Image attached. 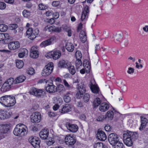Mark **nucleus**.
<instances>
[{
	"mask_svg": "<svg viewBox=\"0 0 148 148\" xmlns=\"http://www.w3.org/2000/svg\"><path fill=\"white\" fill-rule=\"evenodd\" d=\"M16 103L14 96L5 95L0 97V103L3 106L7 107L14 106Z\"/></svg>",
	"mask_w": 148,
	"mask_h": 148,
	"instance_id": "f257e3e1",
	"label": "nucleus"
},
{
	"mask_svg": "<svg viewBox=\"0 0 148 148\" xmlns=\"http://www.w3.org/2000/svg\"><path fill=\"white\" fill-rule=\"evenodd\" d=\"M27 132V127L23 124L19 123L16 125L13 133L16 136L22 137L26 135Z\"/></svg>",
	"mask_w": 148,
	"mask_h": 148,
	"instance_id": "f03ea898",
	"label": "nucleus"
},
{
	"mask_svg": "<svg viewBox=\"0 0 148 148\" xmlns=\"http://www.w3.org/2000/svg\"><path fill=\"white\" fill-rule=\"evenodd\" d=\"M124 142L125 144L127 146L130 147L133 144L132 140H135L136 136L134 133L130 132L123 135Z\"/></svg>",
	"mask_w": 148,
	"mask_h": 148,
	"instance_id": "7ed1b4c3",
	"label": "nucleus"
},
{
	"mask_svg": "<svg viewBox=\"0 0 148 148\" xmlns=\"http://www.w3.org/2000/svg\"><path fill=\"white\" fill-rule=\"evenodd\" d=\"M54 68L53 64L52 62H50L46 65L42 71V76H46L50 75L52 72Z\"/></svg>",
	"mask_w": 148,
	"mask_h": 148,
	"instance_id": "20e7f679",
	"label": "nucleus"
},
{
	"mask_svg": "<svg viewBox=\"0 0 148 148\" xmlns=\"http://www.w3.org/2000/svg\"><path fill=\"white\" fill-rule=\"evenodd\" d=\"M26 32L28 38L32 40H33L39 34V30L38 29L33 30L32 28H29L27 29Z\"/></svg>",
	"mask_w": 148,
	"mask_h": 148,
	"instance_id": "39448f33",
	"label": "nucleus"
},
{
	"mask_svg": "<svg viewBox=\"0 0 148 148\" xmlns=\"http://www.w3.org/2000/svg\"><path fill=\"white\" fill-rule=\"evenodd\" d=\"M76 88L78 91L76 94V97L77 98L80 99L83 97L86 92L85 86L84 84L81 83L77 85Z\"/></svg>",
	"mask_w": 148,
	"mask_h": 148,
	"instance_id": "423d86ee",
	"label": "nucleus"
},
{
	"mask_svg": "<svg viewBox=\"0 0 148 148\" xmlns=\"http://www.w3.org/2000/svg\"><path fill=\"white\" fill-rule=\"evenodd\" d=\"M29 92L31 95H33L38 98L41 97L45 94L44 89H38L34 87L31 88Z\"/></svg>",
	"mask_w": 148,
	"mask_h": 148,
	"instance_id": "0eeeda50",
	"label": "nucleus"
},
{
	"mask_svg": "<svg viewBox=\"0 0 148 148\" xmlns=\"http://www.w3.org/2000/svg\"><path fill=\"white\" fill-rule=\"evenodd\" d=\"M45 87L46 91L49 93H51L57 91V88L53 84L52 81L49 80V82H46Z\"/></svg>",
	"mask_w": 148,
	"mask_h": 148,
	"instance_id": "6e6552de",
	"label": "nucleus"
},
{
	"mask_svg": "<svg viewBox=\"0 0 148 148\" xmlns=\"http://www.w3.org/2000/svg\"><path fill=\"white\" fill-rule=\"evenodd\" d=\"M61 56V51L58 50L54 51L49 52L46 56V57L47 58H53L55 60H56L59 59Z\"/></svg>",
	"mask_w": 148,
	"mask_h": 148,
	"instance_id": "1a4fd4ad",
	"label": "nucleus"
},
{
	"mask_svg": "<svg viewBox=\"0 0 148 148\" xmlns=\"http://www.w3.org/2000/svg\"><path fill=\"white\" fill-rule=\"evenodd\" d=\"M31 121L33 123H37L40 122L42 119L40 113L36 112L33 113L30 116Z\"/></svg>",
	"mask_w": 148,
	"mask_h": 148,
	"instance_id": "9d476101",
	"label": "nucleus"
},
{
	"mask_svg": "<svg viewBox=\"0 0 148 148\" xmlns=\"http://www.w3.org/2000/svg\"><path fill=\"white\" fill-rule=\"evenodd\" d=\"M65 143L69 146H73L76 143V140L73 134L66 135L65 138Z\"/></svg>",
	"mask_w": 148,
	"mask_h": 148,
	"instance_id": "9b49d317",
	"label": "nucleus"
},
{
	"mask_svg": "<svg viewBox=\"0 0 148 148\" xmlns=\"http://www.w3.org/2000/svg\"><path fill=\"white\" fill-rule=\"evenodd\" d=\"M29 141L34 148H40V141L38 138L31 136L29 138Z\"/></svg>",
	"mask_w": 148,
	"mask_h": 148,
	"instance_id": "f8f14e48",
	"label": "nucleus"
},
{
	"mask_svg": "<svg viewBox=\"0 0 148 148\" xmlns=\"http://www.w3.org/2000/svg\"><path fill=\"white\" fill-rule=\"evenodd\" d=\"M108 140L110 144L112 146L114 145L116 143L120 141L119 136L114 133H111L109 135Z\"/></svg>",
	"mask_w": 148,
	"mask_h": 148,
	"instance_id": "ddd939ff",
	"label": "nucleus"
},
{
	"mask_svg": "<svg viewBox=\"0 0 148 148\" xmlns=\"http://www.w3.org/2000/svg\"><path fill=\"white\" fill-rule=\"evenodd\" d=\"M99 110L101 112H105L108 110H114V108L109 103L103 102L102 103L99 107Z\"/></svg>",
	"mask_w": 148,
	"mask_h": 148,
	"instance_id": "4468645a",
	"label": "nucleus"
},
{
	"mask_svg": "<svg viewBox=\"0 0 148 148\" xmlns=\"http://www.w3.org/2000/svg\"><path fill=\"white\" fill-rule=\"evenodd\" d=\"M10 125L8 124H2L0 127V138L2 139L5 137L4 134L7 133L9 130Z\"/></svg>",
	"mask_w": 148,
	"mask_h": 148,
	"instance_id": "2eb2a0df",
	"label": "nucleus"
},
{
	"mask_svg": "<svg viewBox=\"0 0 148 148\" xmlns=\"http://www.w3.org/2000/svg\"><path fill=\"white\" fill-rule=\"evenodd\" d=\"M45 29L46 31H48L49 32L51 33L53 32L59 33L62 31L61 27H56L54 25H52L51 26L47 25L45 27Z\"/></svg>",
	"mask_w": 148,
	"mask_h": 148,
	"instance_id": "dca6fc26",
	"label": "nucleus"
},
{
	"mask_svg": "<svg viewBox=\"0 0 148 148\" xmlns=\"http://www.w3.org/2000/svg\"><path fill=\"white\" fill-rule=\"evenodd\" d=\"M65 125L67 129L72 132H75L78 130V127L76 124L67 122L66 123Z\"/></svg>",
	"mask_w": 148,
	"mask_h": 148,
	"instance_id": "f3484780",
	"label": "nucleus"
},
{
	"mask_svg": "<svg viewBox=\"0 0 148 148\" xmlns=\"http://www.w3.org/2000/svg\"><path fill=\"white\" fill-rule=\"evenodd\" d=\"M56 37L55 36H53L49 39L42 42L40 44V46L41 47H45L50 45L52 42L56 40Z\"/></svg>",
	"mask_w": 148,
	"mask_h": 148,
	"instance_id": "a211bd4d",
	"label": "nucleus"
},
{
	"mask_svg": "<svg viewBox=\"0 0 148 148\" xmlns=\"http://www.w3.org/2000/svg\"><path fill=\"white\" fill-rule=\"evenodd\" d=\"M36 46H33L31 47L30 52V56L33 58H36L39 56V53Z\"/></svg>",
	"mask_w": 148,
	"mask_h": 148,
	"instance_id": "6ab92c4d",
	"label": "nucleus"
},
{
	"mask_svg": "<svg viewBox=\"0 0 148 148\" xmlns=\"http://www.w3.org/2000/svg\"><path fill=\"white\" fill-rule=\"evenodd\" d=\"M89 12V7L88 6H86L82 12L81 18V20L82 21H83L85 19H86L88 18Z\"/></svg>",
	"mask_w": 148,
	"mask_h": 148,
	"instance_id": "aec40b11",
	"label": "nucleus"
},
{
	"mask_svg": "<svg viewBox=\"0 0 148 148\" xmlns=\"http://www.w3.org/2000/svg\"><path fill=\"white\" fill-rule=\"evenodd\" d=\"M49 130L47 129L44 128L40 132L39 136L40 138L43 140L46 139L49 135Z\"/></svg>",
	"mask_w": 148,
	"mask_h": 148,
	"instance_id": "412c9836",
	"label": "nucleus"
},
{
	"mask_svg": "<svg viewBox=\"0 0 148 148\" xmlns=\"http://www.w3.org/2000/svg\"><path fill=\"white\" fill-rule=\"evenodd\" d=\"M20 45V44L18 41L12 42L8 44V47L10 50H14L19 48Z\"/></svg>",
	"mask_w": 148,
	"mask_h": 148,
	"instance_id": "4be33fe9",
	"label": "nucleus"
},
{
	"mask_svg": "<svg viewBox=\"0 0 148 148\" xmlns=\"http://www.w3.org/2000/svg\"><path fill=\"white\" fill-rule=\"evenodd\" d=\"M96 135L98 139L100 140L105 141L107 138L106 134L101 130L98 131Z\"/></svg>",
	"mask_w": 148,
	"mask_h": 148,
	"instance_id": "5701e85b",
	"label": "nucleus"
},
{
	"mask_svg": "<svg viewBox=\"0 0 148 148\" xmlns=\"http://www.w3.org/2000/svg\"><path fill=\"white\" fill-rule=\"evenodd\" d=\"M11 87L7 83L5 82L0 88V94L9 91Z\"/></svg>",
	"mask_w": 148,
	"mask_h": 148,
	"instance_id": "b1692460",
	"label": "nucleus"
},
{
	"mask_svg": "<svg viewBox=\"0 0 148 148\" xmlns=\"http://www.w3.org/2000/svg\"><path fill=\"white\" fill-rule=\"evenodd\" d=\"M89 86L91 91L93 93L97 94L99 92L100 90L99 88L97 85L93 84L91 82Z\"/></svg>",
	"mask_w": 148,
	"mask_h": 148,
	"instance_id": "393cba45",
	"label": "nucleus"
},
{
	"mask_svg": "<svg viewBox=\"0 0 148 148\" xmlns=\"http://www.w3.org/2000/svg\"><path fill=\"white\" fill-rule=\"evenodd\" d=\"M71 106L69 104H67L63 106V107L61 110V112L63 114H65L69 112L71 110Z\"/></svg>",
	"mask_w": 148,
	"mask_h": 148,
	"instance_id": "a878e982",
	"label": "nucleus"
},
{
	"mask_svg": "<svg viewBox=\"0 0 148 148\" xmlns=\"http://www.w3.org/2000/svg\"><path fill=\"white\" fill-rule=\"evenodd\" d=\"M80 39L83 43L85 42L86 40L87 37L86 34L85 30H82L79 34Z\"/></svg>",
	"mask_w": 148,
	"mask_h": 148,
	"instance_id": "bb28decb",
	"label": "nucleus"
},
{
	"mask_svg": "<svg viewBox=\"0 0 148 148\" xmlns=\"http://www.w3.org/2000/svg\"><path fill=\"white\" fill-rule=\"evenodd\" d=\"M26 79V77L24 75H22L17 77L14 80V84H17L24 82Z\"/></svg>",
	"mask_w": 148,
	"mask_h": 148,
	"instance_id": "cd10ccee",
	"label": "nucleus"
},
{
	"mask_svg": "<svg viewBox=\"0 0 148 148\" xmlns=\"http://www.w3.org/2000/svg\"><path fill=\"white\" fill-rule=\"evenodd\" d=\"M83 66L85 69H87L86 71V73H89L90 71L91 66L90 61L87 60H85L83 62Z\"/></svg>",
	"mask_w": 148,
	"mask_h": 148,
	"instance_id": "c85d7f7f",
	"label": "nucleus"
},
{
	"mask_svg": "<svg viewBox=\"0 0 148 148\" xmlns=\"http://www.w3.org/2000/svg\"><path fill=\"white\" fill-rule=\"evenodd\" d=\"M102 101L98 97L96 98L94 100L92 106L94 108H96L100 105Z\"/></svg>",
	"mask_w": 148,
	"mask_h": 148,
	"instance_id": "c756f323",
	"label": "nucleus"
},
{
	"mask_svg": "<svg viewBox=\"0 0 148 148\" xmlns=\"http://www.w3.org/2000/svg\"><path fill=\"white\" fill-rule=\"evenodd\" d=\"M10 39L9 34L8 33H0V41Z\"/></svg>",
	"mask_w": 148,
	"mask_h": 148,
	"instance_id": "7c9ffc66",
	"label": "nucleus"
},
{
	"mask_svg": "<svg viewBox=\"0 0 148 148\" xmlns=\"http://www.w3.org/2000/svg\"><path fill=\"white\" fill-rule=\"evenodd\" d=\"M105 116L106 119H108V120H112L114 116L113 111L111 110H109L106 113Z\"/></svg>",
	"mask_w": 148,
	"mask_h": 148,
	"instance_id": "2f4dec72",
	"label": "nucleus"
},
{
	"mask_svg": "<svg viewBox=\"0 0 148 148\" xmlns=\"http://www.w3.org/2000/svg\"><path fill=\"white\" fill-rule=\"evenodd\" d=\"M65 47L67 50L69 52H72L74 49L73 44L71 42H67L65 45Z\"/></svg>",
	"mask_w": 148,
	"mask_h": 148,
	"instance_id": "473e14b6",
	"label": "nucleus"
},
{
	"mask_svg": "<svg viewBox=\"0 0 148 148\" xmlns=\"http://www.w3.org/2000/svg\"><path fill=\"white\" fill-rule=\"evenodd\" d=\"M122 33L121 32H118L115 34L114 35L113 38L114 40L120 42L122 37Z\"/></svg>",
	"mask_w": 148,
	"mask_h": 148,
	"instance_id": "72a5a7b5",
	"label": "nucleus"
},
{
	"mask_svg": "<svg viewBox=\"0 0 148 148\" xmlns=\"http://www.w3.org/2000/svg\"><path fill=\"white\" fill-rule=\"evenodd\" d=\"M58 66L59 67L61 68H66L69 66L67 62L63 60H61L59 62Z\"/></svg>",
	"mask_w": 148,
	"mask_h": 148,
	"instance_id": "f704fd0d",
	"label": "nucleus"
},
{
	"mask_svg": "<svg viewBox=\"0 0 148 148\" xmlns=\"http://www.w3.org/2000/svg\"><path fill=\"white\" fill-rule=\"evenodd\" d=\"M71 95V93L69 92H67L64 97V99L65 102L69 103L71 100V97L70 96Z\"/></svg>",
	"mask_w": 148,
	"mask_h": 148,
	"instance_id": "c9c22d12",
	"label": "nucleus"
},
{
	"mask_svg": "<svg viewBox=\"0 0 148 148\" xmlns=\"http://www.w3.org/2000/svg\"><path fill=\"white\" fill-rule=\"evenodd\" d=\"M16 63L17 67L19 69L22 68L24 65L23 62L22 60H17Z\"/></svg>",
	"mask_w": 148,
	"mask_h": 148,
	"instance_id": "e433bc0d",
	"label": "nucleus"
},
{
	"mask_svg": "<svg viewBox=\"0 0 148 148\" xmlns=\"http://www.w3.org/2000/svg\"><path fill=\"white\" fill-rule=\"evenodd\" d=\"M106 146L101 142H98L94 145V148H106Z\"/></svg>",
	"mask_w": 148,
	"mask_h": 148,
	"instance_id": "4c0bfd02",
	"label": "nucleus"
},
{
	"mask_svg": "<svg viewBox=\"0 0 148 148\" xmlns=\"http://www.w3.org/2000/svg\"><path fill=\"white\" fill-rule=\"evenodd\" d=\"M8 26L5 24H0V31L2 32H6L8 29Z\"/></svg>",
	"mask_w": 148,
	"mask_h": 148,
	"instance_id": "58836bf2",
	"label": "nucleus"
},
{
	"mask_svg": "<svg viewBox=\"0 0 148 148\" xmlns=\"http://www.w3.org/2000/svg\"><path fill=\"white\" fill-rule=\"evenodd\" d=\"M56 88H57V91L59 92H63L65 90V88L62 84H59Z\"/></svg>",
	"mask_w": 148,
	"mask_h": 148,
	"instance_id": "ea45409f",
	"label": "nucleus"
},
{
	"mask_svg": "<svg viewBox=\"0 0 148 148\" xmlns=\"http://www.w3.org/2000/svg\"><path fill=\"white\" fill-rule=\"evenodd\" d=\"M77 60L75 62V65L77 69L80 68V67L82 66V62L81 59H76Z\"/></svg>",
	"mask_w": 148,
	"mask_h": 148,
	"instance_id": "a19ab883",
	"label": "nucleus"
},
{
	"mask_svg": "<svg viewBox=\"0 0 148 148\" xmlns=\"http://www.w3.org/2000/svg\"><path fill=\"white\" fill-rule=\"evenodd\" d=\"M68 67L69 73L71 75H73L75 73L76 71L74 66H71Z\"/></svg>",
	"mask_w": 148,
	"mask_h": 148,
	"instance_id": "79ce46f5",
	"label": "nucleus"
},
{
	"mask_svg": "<svg viewBox=\"0 0 148 148\" xmlns=\"http://www.w3.org/2000/svg\"><path fill=\"white\" fill-rule=\"evenodd\" d=\"M5 113L3 114V119H7L10 118L11 115V113L8 112L6 110H4Z\"/></svg>",
	"mask_w": 148,
	"mask_h": 148,
	"instance_id": "37998d69",
	"label": "nucleus"
},
{
	"mask_svg": "<svg viewBox=\"0 0 148 148\" xmlns=\"http://www.w3.org/2000/svg\"><path fill=\"white\" fill-rule=\"evenodd\" d=\"M38 6L39 9L40 10H45L48 8L47 5H45L42 3L39 4Z\"/></svg>",
	"mask_w": 148,
	"mask_h": 148,
	"instance_id": "c03bdc74",
	"label": "nucleus"
},
{
	"mask_svg": "<svg viewBox=\"0 0 148 148\" xmlns=\"http://www.w3.org/2000/svg\"><path fill=\"white\" fill-rule=\"evenodd\" d=\"M22 14L23 16L26 18L28 17L31 15L30 12L26 10H25L23 11Z\"/></svg>",
	"mask_w": 148,
	"mask_h": 148,
	"instance_id": "a18cd8bd",
	"label": "nucleus"
},
{
	"mask_svg": "<svg viewBox=\"0 0 148 148\" xmlns=\"http://www.w3.org/2000/svg\"><path fill=\"white\" fill-rule=\"evenodd\" d=\"M14 79L13 78L11 77L7 79L5 82H6L11 87L13 84L14 83Z\"/></svg>",
	"mask_w": 148,
	"mask_h": 148,
	"instance_id": "49530a36",
	"label": "nucleus"
},
{
	"mask_svg": "<svg viewBox=\"0 0 148 148\" xmlns=\"http://www.w3.org/2000/svg\"><path fill=\"white\" fill-rule=\"evenodd\" d=\"M75 57L76 59H81L82 58V54L81 52L77 50L75 53Z\"/></svg>",
	"mask_w": 148,
	"mask_h": 148,
	"instance_id": "de8ad7c7",
	"label": "nucleus"
},
{
	"mask_svg": "<svg viewBox=\"0 0 148 148\" xmlns=\"http://www.w3.org/2000/svg\"><path fill=\"white\" fill-rule=\"evenodd\" d=\"M114 148H123V144L120 141L117 142L115 143L114 145Z\"/></svg>",
	"mask_w": 148,
	"mask_h": 148,
	"instance_id": "09e8293b",
	"label": "nucleus"
},
{
	"mask_svg": "<svg viewBox=\"0 0 148 148\" xmlns=\"http://www.w3.org/2000/svg\"><path fill=\"white\" fill-rule=\"evenodd\" d=\"M90 97V95L88 93H86L84 95L83 98L84 102L85 103L88 102L89 101Z\"/></svg>",
	"mask_w": 148,
	"mask_h": 148,
	"instance_id": "8fccbe9b",
	"label": "nucleus"
},
{
	"mask_svg": "<svg viewBox=\"0 0 148 148\" xmlns=\"http://www.w3.org/2000/svg\"><path fill=\"white\" fill-rule=\"evenodd\" d=\"M52 5L54 7H59L61 6L60 2V1H54L52 3Z\"/></svg>",
	"mask_w": 148,
	"mask_h": 148,
	"instance_id": "3c124183",
	"label": "nucleus"
},
{
	"mask_svg": "<svg viewBox=\"0 0 148 148\" xmlns=\"http://www.w3.org/2000/svg\"><path fill=\"white\" fill-rule=\"evenodd\" d=\"M140 119L141 121V123H144L143 124H145L147 125L148 122V120L147 118L143 116H140Z\"/></svg>",
	"mask_w": 148,
	"mask_h": 148,
	"instance_id": "603ef678",
	"label": "nucleus"
},
{
	"mask_svg": "<svg viewBox=\"0 0 148 148\" xmlns=\"http://www.w3.org/2000/svg\"><path fill=\"white\" fill-rule=\"evenodd\" d=\"M27 73L30 75H33L35 73V70L32 68H29L27 71Z\"/></svg>",
	"mask_w": 148,
	"mask_h": 148,
	"instance_id": "864d4df0",
	"label": "nucleus"
},
{
	"mask_svg": "<svg viewBox=\"0 0 148 148\" xmlns=\"http://www.w3.org/2000/svg\"><path fill=\"white\" fill-rule=\"evenodd\" d=\"M106 119L105 116L102 115H100L99 116L97 119V120L98 121H103L104 119Z\"/></svg>",
	"mask_w": 148,
	"mask_h": 148,
	"instance_id": "5fc2aeb1",
	"label": "nucleus"
},
{
	"mask_svg": "<svg viewBox=\"0 0 148 148\" xmlns=\"http://www.w3.org/2000/svg\"><path fill=\"white\" fill-rule=\"evenodd\" d=\"M65 31L67 33V36L69 37H71L72 35V31L71 29L69 28H66L65 30Z\"/></svg>",
	"mask_w": 148,
	"mask_h": 148,
	"instance_id": "6e6d98bb",
	"label": "nucleus"
},
{
	"mask_svg": "<svg viewBox=\"0 0 148 148\" xmlns=\"http://www.w3.org/2000/svg\"><path fill=\"white\" fill-rule=\"evenodd\" d=\"M63 83L65 86L66 87L67 89H70L71 88V87L67 82L65 79H64Z\"/></svg>",
	"mask_w": 148,
	"mask_h": 148,
	"instance_id": "4d7b16f0",
	"label": "nucleus"
},
{
	"mask_svg": "<svg viewBox=\"0 0 148 148\" xmlns=\"http://www.w3.org/2000/svg\"><path fill=\"white\" fill-rule=\"evenodd\" d=\"M6 7V4L5 3L0 1V9H4Z\"/></svg>",
	"mask_w": 148,
	"mask_h": 148,
	"instance_id": "13d9d810",
	"label": "nucleus"
},
{
	"mask_svg": "<svg viewBox=\"0 0 148 148\" xmlns=\"http://www.w3.org/2000/svg\"><path fill=\"white\" fill-rule=\"evenodd\" d=\"M52 16L55 19H57L59 17V13L58 12H53Z\"/></svg>",
	"mask_w": 148,
	"mask_h": 148,
	"instance_id": "bf43d9fd",
	"label": "nucleus"
},
{
	"mask_svg": "<svg viewBox=\"0 0 148 148\" xmlns=\"http://www.w3.org/2000/svg\"><path fill=\"white\" fill-rule=\"evenodd\" d=\"M49 80H48L45 79H42L39 80L38 83H45L46 84V82H49Z\"/></svg>",
	"mask_w": 148,
	"mask_h": 148,
	"instance_id": "052dcab7",
	"label": "nucleus"
},
{
	"mask_svg": "<svg viewBox=\"0 0 148 148\" xmlns=\"http://www.w3.org/2000/svg\"><path fill=\"white\" fill-rule=\"evenodd\" d=\"M106 131L109 132L111 130V127L108 125H106L104 127Z\"/></svg>",
	"mask_w": 148,
	"mask_h": 148,
	"instance_id": "680f3d73",
	"label": "nucleus"
},
{
	"mask_svg": "<svg viewBox=\"0 0 148 148\" xmlns=\"http://www.w3.org/2000/svg\"><path fill=\"white\" fill-rule=\"evenodd\" d=\"M5 113L4 110H0V119H3V114Z\"/></svg>",
	"mask_w": 148,
	"mask_h": 148,
	"instance_id": "e2e57ef3",
	"label": "nucleus"
},
{
	"mask_svg": "<svg viewBox=\"0 0 148 148\" xmlns=\"http://www.w3.org/2000/svg\"><path fill=\"white\" fill-rule=\"evenodd\" d=\"M51 141H50L48 140L47 142V144L48 145H51L53 144L54 143V141L53 140V138H51Z\"/></svg>",
	"mask_w": 148,
	"mask_h": 148,
	"instance_id": "0e129e2a",
	"label": "nucleus"
},
{
	"mask_svg": "<svg viewBox=\"0 0 148 148\" xmlns=\"http://www.w3.org/2000/svg\"><path fill=\"white\" fill-rule=\"evenodd\" d=\"M134 72V68L131 67H130L128 69V70L127 71V73L129 74H131L132 73H133Z\"/></svg>",
	"mask_w": 148,
	"mask_h": 148,
	"instance_id": "69168bd1",
	"label": "nucleus"
},
{
	"mask_svg": "<svg viewBox=\"0 0 148 148\" xmlns=\"http://www.w3.org/2000/svg\"><path fill=\"white\" fill-rule=\"evenodd\" d=\"M144 123H141V124L140 125V127H139V130L140 131L143 130L146 127V125L145 124H143Z\"/></svg>",
	"mask_w": 148,
	"mask_h": 148,
	"instance_id": "338daca9",
	"label": "nucleus"
},
{
	"mask_svg": "<svg viewBox=\"0 0 148 148\" xmlns=\"http://www.w3.org/2000/svg\"><path fill=\"white\" fill-rule=\"evenodd\" d=\"M53 12L52 11H48L46 13V15L47 16H50L53 15Z\"/></svg>",
	"mask_w": 148,
	"mask_h": 148,
	"instance_id": "774afa93",
	"label": "nucleus"
}]
</instances>
